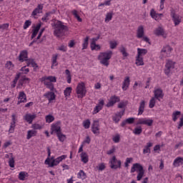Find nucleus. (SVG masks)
Masks as SVG:
<instances>
[{
	"instance_id": "nucleus-22",
	"label": "nucleus",
	"mask_w": 183,
	"mask_h": 183,
	"mask_svg": "<svg viewBox=\"0 0 183 183\" xmlns=\"http://www.w3.org/2000/svg\"><path fill=\"white\" fill-rule=\"evenodd\" d=\"M35 118H36V114H26L24 116V121L28 122V124H32Z\"/></svg>"
},
{
	"instance_id": "nucleus-18",
	"label": "nucleus",
	"mask_w": 183,
	"mask_h": 183,
	"mask_svg": "<svg viewBox=\"0 0 183 183\" xmlns=\"http://www.w3.org/2000/svg\"><path fill=\"white\" fill-rule=\"evenodd\" d=\"M98 39H99V37H97V38H93L92 39V42H91V49L92 51H99L101 50V46H99V44H97V41H98Z\"/></svg>"
},
{
	"instance_id": "nucleus-31",
	"label": "nucleus",
	"mask_w": 183,
	"mask_h": 183,
	"mask_svg": "<svg viewBox=\"0 0 183 183\" xmlns=\"http://www.w3.org/2000/svg\"><path fill=\"white\" fill-rule=\"evenodd\" d=\"M58 54H53L51 57V69H55V66H58Z\"/></svg>"
},
{
	"instance_id": "nucleus-32",
	"label": "nucleus",
	"mask_w": 183,
	"mask_h": 183,
	"mask_svg": "<svg viewBox=\"0 0 183 183\" xmlns=\"http://www.w3.org/2000/svg\"><path fill=\"white\" fill-rule=\"evenodd\" d=\"M144 111H145V100H142L139 103V107L137 115H142L144 114Z\"/></svg>"
},
{
	"instance_id": "nucleus-57",
	"label": "nucleus",
	"mask_w": 183,
	"mask_h": 183,
	"mask_svg": "<svg viewBox=\"0 0 183 183\" xmlns=\"http://www.w3.org/2000/svg\"><path fill=\"white\" fill-rule=\"evenodd\" d=\"M57 51H61V52H66L68 51V47L66 45L61 44V46L57 47Z\"/></svg>"
},
{
	"instance_id": "nucleus-43",
	"label": "nucleus",
	"mask_w": 183,
	"mask_h": 183,
	"mask_svg": "<svg viewBox=\"0 0 183 183\" xmlns=\"http://www.w3.org/2000/svg\"><path fill=\"white\" fill-rule=\"evenodd\" d=\"M56 137H57L59 141H60V142H64V141H65L66 139V136L65 134H62L61 132H60L59 133H57Z\"/></svg>"
},
{
	"instance_id": "nucleus-49",
	"label": "nucleus",
	"mask_w": 183,
	"mask_h": 183,
	"mask_svg": "<svg viewBox=\"0 0 183 183\" xmlns=\"http://www.w3.org/2000/svg\"><path fill=\"white\" fill-rule=\"evenodd\" d=\"M19 78H21V73H18L14 81H13V84H11V88H15V86H16V83L18 82V79H19Z\"/></svg>"
},
{
	"instance_id": "nucleus-11",
	"label": "nucleus",
	"mask_w": 183,
	"mask_h": 183,
	"mask_svg": "<svg viewBox=\"0 0 183 183\" xmlns=\"http://www.w3.org/2000/svg\"><path fill=\"white\" fill-rule=\"evenodd\" d=\"M18 119H16V114H13L11 115V122L10 123V127L9 129V134H14L15 132V127H16V122Z\"/></svg>"
},
{
	"instance_id": "nucleus-3",
	"label": "nucleus",
	"mask_w": 183,
	"mask_h": 183,
	"mask_svg": "<svg viewBox=\"0 0 183 183\" xmlns=\"http://www.w3.org/2000/svg\"><path fill=\"white\" fill-rule=\"evenodd\" d=\"M130 172L131 174H134V172H137V180L141 181V179H142V178L144 177L145 170H144V167L142 166V164L139 163H134L131 168Z\"/></svg>"
},
{
	"instance_id": "nucleus-12",
	"label": "nucleus",
	"mask_w": 183,
	"mask_h": 183,
	"mask_svg": "<svg viewBox=\"0 0 183 183\" xmlns=\"http://www.w3.org/2000/svg\"><path fill=\"white\" fill-rule=\"evenodd\" d=\"M170 16L174 24V26H177V25H179V24H181L182 18L179 15L175 14V11H172Z\"/></svg>"
},
{
	"instance_id": "nucleus-48",
	"label": "nucleus",
	"mask_w": 183,
	"mask_h": 183,
	"mask_svg": "<svg viewBox=\"0 0 183 183\" xmlns=\"http://www.w3.org/2000/svg\"><path fill=\"white\" fill-rule=\"evenodd\" d=\"M55 161V158L52 157H47L44 161L45 165H49V167L51 168V164Z\"/></svg>"
},
{
	"instance_id": "nucleus-59",
	"label": "nucleus",
	"mask_w": 183,
	"mask_h": 183,
	"mask_svg": "<svg viewBox=\"0 0 183 183\" xmlns=\"http://www.w3.org/2000/svg\"><path fill=\"white\" fill-rule=\"evenodd\" d=\"M109 45H110L111 49H115L117 48V46H118V43H117V41H110Z\"/></svg>"
},
{
	"instance_id": "nucleus-7",
	"label": "nucleus",
	"mask_w": 183,
	"mask_h": 183,
	"mask_svg": "<svg viewBox=\"0 0 183 183\" xmlns=\"http://www.w3.org/2000/svg\"><path fill=\"white\" fill-rule=\"evenodd\" d=\"M172 51L174 49L171 47L169 45H165L162 47L160 51V58L161 59H164L165 58H169L172 54Z\"/></svg>"
},
{
	"instance_id": "nucleus-58",
	"label": "nucleus",
	"mask_w": 183,
	"mask_h": 183,
	"mask_svg": "<svg viewBox=\"0 0 183 183\" xmlns=\"http://www.w3.org/2000/svg\"><path fill=\"white\" fill-rule=\"evenodd\" d=\"M9 165L10 168H15V159L14 157L9 159Z\"/></svg>"
},
{
	"instance_id": "nucleus-21",
	"label": "nucleus",
	"mask_w": 183,
	"mask_h": 183,
	"mask_svg": "<svg viewBox=\"0 0 183 183\" xmlns=\"http://www.w3.org/2000/svg\"><path fill=\"white\" fill-rule=\"evenodd\" d=\"M51 132H56V134H59L61 132V122H57L55 124H51Z\"/></svg>"
},
{
	"instance_id": "nucleus-20",
	"label": "nucleus",
	"mask_w": 183,
	"mask_h": 183,
	"mask_svg": "<svg viewBox=\"0 0 183 183\" xmlns=\"http://www.w3.org/2000/svg\"><path fill=\"white\" fill-rule=\"evenodd\" d=\"M18 102H17V105H19V104H25V102H26V94H25V92H20L19 93V96H18Z\"/></svg>"
},
{
	"instance_id": "nucleus-17",
	"label": "nucleus",
	"mask_w": 183,
	"mask_h": 183,
	"mask_svg": "<svg viewBox=\"0 0 183 183\" xmlns=\"http://www.w3.org/2000/svg\"><path fill=\"white\" fill-rule=\"evenodd\" d=\"M44 97L48 99L49 104L53 101H55L56 99V95L54 92H47L46 94H44Z\"/></svg>"
},
{
	"instance_id": "nucleus-39",
	"label": "nucleus",
	"mask_w": 183,
	"mask_h": 183,
	"mask_svg": "<svg viewBox=\"0 0 183 183\" xmlns=\"http://www.w3.org/2000/svg\"><path fill=\"white\" fill-rule=\"evenodd\" d=\"M77 178L79 179H86V173H85V172H84V170H80L78 173H77Z\"/></svg>"
},
{
	"instance_id": "nucleus-53",
	"label": "nucleus",
	"mask_w": 183,
	"mask_h": 183,
	"mask_svg": "<svg viewBox=\"0 0 183 183\" xmlns=\"http://www.w3.org/2000/svg\"><path fill=\"white\" fill-rule=\"evenodd\" d=\"M44 84L46 85V88L50 89L51 92H53V91L55 89V87H54V84L48 81H45Z\"/></svg>"
},
{
	"instance_id": "nucleus-34",
	"label": "nucleus",
	"mask_w": 183,
	"mask_h": 183,
	"mask_svg": "<svg viewBox=\"0 0 183 183\" xmlns=\"http://www.w3.org/2000/svg\"><path fill=\"white\" fill-rule=\"evenodd\" d=\"M154 144L151 142L147 143V145L144 146L143 149V154H149L151 152V147Z\"/></svg>"
},
{
	"instance_id": "nucleus-29",
	"label": "nucleus",
	"mask_w": 183,
	"mask_h": 183,
	"mask_svg": "<svg viewBox=\"0 0 183 183\" xmlns=\"http://www.w3.org/2000/svg\"><path fill=\"white\" fill-rule=\"evenodd\" d=\"M41 81L44 83L51 82V84H52V82H56V77L54 76H43L41 78Z\"/></svg>"
},
{
	"instance_id": "nucleus-30",
	"label": "nucleus",
	"mask_w": 183,
	"mask_h": 183,
	"mask_svg": "<svg viewBox=\"0 0 183 183\" xmlns=\"http://www.w3.org/2000/svg\"><path fill=\"white\" fill-rule=\"evenodd\" d=\"M154 34L156 35V36H164L165 34V31L162 29V27L159 26L154 29Z\"/></svg>"
},
{
	"instance_id": "nucleus-9",
	"label": "nucleus",
	"mask_w": 183,
	"mask_h": 183,
	"mask_svg": "<svg viewBox=\"0 0 183 183\" xmlns=\"http://www.w3.org/2000/svg\"><path fill=\"white\" fill-rule=\"evenodd\" d=\"M136 125H147V127H152L154 120L149 118H137Z\"/></svg>"
},
{
	"instance_id": "nucleus-54",
	"label": "nucleus",
	"mask_w": 183,
	"mask_h": 183,
	"mask_svg": "<svg viewBox=\"0 0 183 183\" xmlns=\"http://www.w3.org/2000/svg\"><path fill=\"white\" fill-rule=\"evenodd\" d=\"M155 104H157V99L155 97H152L149 103V108H154L155 107Z\"/></svg>"
},
{
	"instance_id": "nucleus-23",
	"label": "nucleus",
	"mask_w": 183,
	"mask_h": 183,
	"mask_svg": "<svg viewBox=\"0 0 183 183\" xmlns=\"http://www.w3.org/2000/svg\"><path fill=\"white\" fill-rule=\"evenodd\" d=\"M42 9H44V4H38L37 7L32 11L31 16L35 18L38 14H42Z\"/></svg>"
},
{
	"instance_id": "nucleus-6",
	"label": "nucleus",
	"mask_w": 183,
	"mask_h": 183,
	"mask_svg": "<svg viewBox=\"0 0 183 183\" xmlns=\"http://www.w3.org/2000/svg\"><path fill=\"white\" fill-rule=\"evenodd\" d=\"M76 94L77 98L82 99L86 95V87L85 86V82L81 81L78 83L76 88Z\"/></svg>"
},
{
	"instance_id": "nucleus-33",
	"label": "nucleus",
	"mask_w": 183,
	"mask_h": 183,
	"mask_svg": "<svg viewBox=\"0 0 183 183\" xmlns=\"http://www.w3.org/2000/svg\"><path fill=\"white\" fill-rule=\"evenodd\" d=\"M41 23L36 24V26L33 29V32L31 34V39H34L38 35V32H39V29H41Z\"/></svg>"
},
{
	"instance_id": "nucleus-27",
	"label": "nucleus",
	"mask_w": 183,
	"mask_h": 183,
	"mask_svg": "<svg viewBox=\"0 0 183 183\" xmlns=\"http://www.w3.org/2000/svg\"><path fill=\"white\" fill-rule=\"evenodd\" d=\"M80 158L83 164H88V162H89V156L88 155V153L85 152H82L80 154Z\"/></svg>"
},
{
	"instance_id": "nucleus-19",
	"label": "nucleus",
	"mask_w": 183,
	"mask_h": 183,
	"mask_svg": "<svg viewBox=\"0 0 183 183\" xmlns=\"http://www.w3.org/2000/svg\"><path fill=\"white\" fill-rule=\"evenodd\" d=\"M150 16L153 19H155V21H161V19L164 16V14H158L157 11H155V9H152L150 11Z\"/></svg>"
},
{
	"instance_id": "nucleus-45",
	"label": "nucleus",
	"mask_w": 183,
	"mask_h": 183,
	"mask_svg": "<svg viewBox=\"0 0 183 183\" xmlns=\"http://www.w3.org/2000/svg\"><path fill=\"white\" fill-rule=\"evenodd\" d=\"M45 119L47 124H51V122L55 121V117L52 114H48L45 117Z\"/></svg>"
},
{
	"instance_id": "nucleus-24",
	"label": "nucleus",
	"mask_w": 183,
	"mask_h": 183,
	"mask_svg": "<svg viewBox=\"0 0 183 183\" xmlns=\"http://www.w3.org/2000/svg\"><path fill=\"white\" fill-rule=\"evenodd\" d=\"M124 114H125V110H122V112H119L113 116V121L118 124L119 121H121V118L124 117Z\"/></svg>"
},
{
	"instance_id": "nucleus-13",
	"label": "nucleus",
	"mask_w": 183,
	"mask_h": 183,
	"mask_svg": "<svg viewBox=\"0 0 183 183\" xmlns=\"http://www.w3.org/2000/svg\"><path fill=\"white\" fill-rule=\"evenodd\" d=\"M120 101H121V99L119 98V97L117 95H113L110 97L108 103L106 104V107L107 108H111V107H114V105L117 102H119Z\"/></svg>"
},
{
	"instance_id": "nucleus-36",
	"label": "nucleus",
	"mask_w": 183,
	"mask_h": 183,
	"mask_svg": "<svg viewBox=\"0 0 183 183\" xmlns=\"http://www.w3.org/2000/svg\"><path fill=\"white\" fill-rule=\"evenodd\" d=\"M38 132L36 130L30 129L27 131L26 139H31L34 137H36Z\"/></svg>"
},
{
	"instance_id": "nucleus-28",
	"label": "nucleus",
	"mask_w": 183,
	"mask_h": 183,
	"mask_svg": "<svg viewBox=\"0 0 183 183\" xmlns=\"http://www.w3.org/2000/svg\"><path fill=\"white\" fill-rule=\"evenodd\" d=\"M183 165V157H178L173 162V167L178 168Z\"/></svg>"
},
{
	"instance_id": "nucleus-50",
	"label": "nucleus",
	"mask_w": 183,
	"mask_h": 183,
	"mask_svg": "<svg viewBox=\"0 0 183 183\" xmlns=\"http://www.w3.org/2000/svg\"><path fill=\"white\" fill-rule=\"evenodd\" d=\"M119 51L121 52V54H122L124 58H127V56H128L129 55L128 53L127 52V49L124 46H122L120 47Z\"/></svg>"
},
{
	"instance_id": "nucleus-2",
	"label": "nucleus",
	"mask_w": 183,
	"mask_h": 183,
	"mask_svg": "<svg viewBox=\"0 0 183 183\" xmlns=\"http://www.w3.org/2000/svg\"><path fill=\"white\" fill-rule=\"evenodd\" d=\"M113 52L111 50L107 51L100 52L98 56V59L99 60L100 64L104 66H109V59L112 58Z\"/></svg>"
},
{
	"instance_id": "nucleus-41",
	"label": "nucleus",
	"mask_w": 183,
	"mask_h": 183,
	"mask_svg": "<svg viewBox=\"0 0 183 183\" xmlns=\"http://www.w3.org/2000/svg\"><path fill=\"white\" fill-rule=\"evenodd\" d=\"M29 176L26 172H20L19 174V179L20 181H25V179Z\"/></svg>"
},
{
	"instance_id": "nucleus-42",
	"label": "nucleus",
	"mask_w": 183,
	"mask_h": 183,
	"mask_svg": "<svg viewBox=\"0 0 183 183\" xmlns=\"http://www.w3.org/2000/svg\"><path fill=\"white\" fill-rule=\"evenodd\" d=\"M136 65H137V66H141L144 65V57L137 56H136Z\"/></svg>"
},
{
	"instance_id": "nucleus-5",
	"label": "nucleus",
	"mask_w": 183,
	"mask_h": 183,
	"mask_svg": "<svg viewBox=\"0 0 183 183\" xmlns=\"http://www.w3.org/2000/svg\"><path fill=\"white\" fill-rule=\"evenodd\" d=\"M175 64L177 63L171 59L167 60L164 70V72L167 76H171V75H172L174 73V69H175Z\"/></svg>"
},
{
	"instance_id": "nucleus-14",
	"label": "nucleus",
	"mask_w": 183,
	"mask_h": 183,
	"mask_svg": "<svg viewBox=\"0 0 183 183\" xmlns=\"http://www.w3.org/2000/svg\"><path fill=\"white\" fill-rule=\"evenodd\" d=\"M154 98L157 99V101H161L164 99V91L161 88L155 89L153 92Z\"/></svg>"
},
{
	"instance_id": "nucleus-62",
	"label": "nucleus",
	"mask_w": 183,
	"mask_h": 183,
	"mask_svg": "<svg viewBox=\"0 0 183 183\" xmlns=\"http://www.w3.org/2000/svg\"><path fill=\"white\" fill-rule=\"evenodd\" d=\"M107 168V166H105V163H100L98 165V169L99 171H104Z\"/></svg>"
},
{
	"instance_id": "nucleus-15",
	"label": "nucleus",
	"mask_w": 183,
	"mask_h": 183,
	"mask_svg": "<svg viewBox=\"0 0 183 183\" xmlns=\"http://www.w3.org/2000/svg\"><path fill=\"white\" fill-rule=\"evenodd\" d=\"M68 158V156L63 154L57 158L55 159L53 162H51V164H50V168H54V167H56V165H59L60 162H62L64 159H66Z\"/></svg>"
},
{
	"instance_id": "nucleus-44",
	"label": "nucleus",
	"mask_w": 183,
	"mask_h": 183,
	"mask_svg": "<svg viewBox=\"0 0 183 183\" xmlns=\"http://www.w3.org/2000/svg\"><path fill=\"white\" fill-rule=\"evenodd\" d=\"M82 125L84 128V129H89V127H91V120L89 119L83 121Z\"/></svg>"
},
{
	"instance_id": "nucleus-51",
	"label": "nucleus",
	"mask_w": 183,
	"mask_h": 183,
	"mask_svg": "<svg viewBox=\"0 0 183 183\" xmlns=\"http://www.w3.org/2000/svg\"><path fill=\"white\" fill-rule=\"evenodd\" d=\"M65 74L66 75L67 83L71 84V79H72V77L71 76V71H69V69H66L65 70Z\"/></svg>"
},
{
	"instance_id": "nucleus-60",
	"label": "nucleus",
	"mask_w": 183,
	"mask_h": 183,
	"mask_svg": "<svg viewBox=\"0 0 183 183\" xmlns=\"http://www.w3.org/2000/svg\"><path fill=\"white\" fill-rule=\"evenodd\" d=\"M31 128L34 130L36 131V129H42V127L39 124H33L31 125Z\"/></svg>"
},
{
	"instance_id": "nucleus-56",
	"label": "nucleus",
	"mask_w": 183,
	"mask_h": 183,
	"mask_svg": "<svg viewBox=\"0 0 183 183\" xmlns=\"http://www.w3.org/2000/svg\"><path fill=\"white\" fill-rule=\"evenodd\" d=\"M72 15H74V18H76L78 21V22H81L82 21V19L78 15V11L76 10H73L71 11Z\"/></svg>"
},
{
	"instance_id": "nucleus-63",
	"label": "nucleus",
	"mask_w": 183,
	"mask_h": 183,
	"mask_svg": "<svg viewBox=\"0 0 183 183\" xmlns=\"http://www.w3.org/2000/svg\"><path fill=\"white\" fill-rule=\"evenodd\" d=\"M20 71H21L23 74H28V72H29V68L26 67V66H24L21 68Z\"/></svg>"
},
{
	"instance_id": "nucleus-26",
	"label": "nucleus",
	"mask_w": 183,
	"mask_h": 183,
	"mask_svg": "<svg viewBox=\"0 0 183 183\" xmlns=\"http://www.w3.org/2000/svg\"><path fill=\"white\" fill-rule=\"evenodd\" d=\"M144 35H145L144 26H139L137 30V38L141 39V38H144Z\"/></svg>"
},
{
	"instance_id": "nucleus-52",
	"label": "nucleus",
	"mask_w": 183,
	"mask_h": 183,
	"mask_svg": "<svg viewBox=\"0 0 183 183\" xmlns=\"http://www.w3.org/2000/svg\"><path fill=\"white\" fill-rule=\"evenodd\" d=\"M133 134H134V135H141V134H142V127H138L134 128Z\"/></svg>"
},
{
	"instance_id": "nucleus-8",
	"label": "nucleus",
	"mask_w": 183,
	"mask_h": 183,
	"mask_svg": "<svg viewBox=\"0 0 183 183\" xmlns=\"http://www.w3.org/2000/svg\"><path fill=\"white\" fill-rule=\"evenodd\" d=\"M109 164L112 169H121L122 162L121 160L117 159V157L113 156L109 160Z\"/></svg>"
},
{
	"instance_id": "nucleus-10",
	"label": "nucleus",
	"mask_w": 183,
	"mask_h": 183,
	"mask_svg": "<svg viewBox=\"0 0 183 183\" xmlns=\"http://www.w3.org/2000/svg\"><path fill=\"white\" fill-rule=\"evenodd\" d=\"M104 105H105V101L104 100V99H99L98 104L94 108L92 114L96 115V114H98V112L102 111V109H104Z\"/></svg>"
},
{
	"instance_id": "nucleus-38",
	"label": "nucleus",
	"mask_w": 183,
	"mask_h": 183,
	"mask_svg": "<svg viewBox=\"0 0 183 183\" xmlns=\"http://www.w3.org/2000/svg\"><path fill=\"white\" fill-rule=\"evenodd\" d=\"M71 94H72V87H66L64 91V98H69V97H71Z\"/></svg>"
},
{
	"instance_id": "nucleus-55",
	"label": "nucleus",
	"mask_w": 183,
	"mask_h": 183,
	"mask_svg": "<svg viewBox=\"0 0 183 183\" xmlns=\"http://www.w3.org/2000/svg\"><path fill=\"white\" fill-rule=\"evenodd\" d=\"M112 16H114V14L112 12L107 13L106 14L105 22L108 23L109 21H112Z\"/></svg>"
},
{
	"instance_id": "nucleus-61",
	"label": "nucleus",
	"mask_w": 183,
	"mask_h": 183,
	"mask_svg": "<svg viewBox=\"0 0 183 183\" xmlns=\"http://www.w3.org/2000/svg\"><path fill=\"white\" fill-rule=\"evenodd\" d=\"M31 24H32V22L30 20H26L24 22V24L23 26L24 29H28V28H29V26H31Z\"/></svg>"
},
{
	"instance_id": "nucleus-40",
	"label": "nucleus",
	"mask_w": 183,
	"mask_h": 183,
	"mask_svg": "<svg viewBox=\"0 0 183 183\" xmlns=\"http://www.w3.org/2000/svg\"><path fill=\"white\" fill-rule=\"evenodd\" d=\"M180 115H181V112L179 111L174 112L172 114V121H174V122H177V120L178 119V118H179Z\"/></svg>"
},
{
	"instance_id": "nucleus-16",
	"label": "nucleus",
	"mask_w": 183,
	"mask_h": 183,
	"mask_svg": "<svg viewBox=\"0 0 183 183\" xmlns=\"http://www.w3.org/2000/svg\"><path fill=\"white\" fill-rule=\"evenodd\" d=\"M99 121L94 120L92 124V132L94 134V135H99Z\"/></svg>"
},
{
	"instance_id": "nucleus-37",
	"label": "nucleus",
	"mask_w": 183,
	"mask_h": 183,
	"mask_svg": "<svg viewBox=\"0 0 183 183\" xmlns=\"http://www.w3.org/2000/svg\"><path fill=\"white\" fill-rule=\"evenodd\" d=\"M147 54H148V50L147 49L137 48V56L142 58V56H144Z\"/></svg>"
},
{
	"instance_id": "nucleus-4",
	"label": "nucleus",
	"mask_w": 183,
	"mask_h": 183,
	"mask_svg": "<svg viewBox=\"0 0 183 183\" xmlns=\"http://www.w3.org/2000/svg\"><path fill=\"white\" fill-rule=\"evenodd\" d=\"M55 36H62L68 31V26H65L61 21H58L54 25Z\"/></svg>"
},
{
	"instance_id": "nucleus-1",
	"label": "nucleus",
	"mask_w": 183,
	"mask_h": 183,
	"mask_svg": "<svg viewBox=\"0 0 183 183\" xmlns=\"http://www.w3.org/2000/svg\"><path fill=\"white\" fill-rule=\"evenodd\" d=\"M19 62H26V66H32L34 68V71H36L38 69V64L35 62L34 59H28V51L22 50L20 51L19 55Z\"/></svg>"
},
{
	"instance_id": "nucleus-47",
	"label": "nucleus",
	"mask_w": 183,
	"mask_h": 183,
	"mask_svg": "<svg viewBox=\"0 0 183 183\" xmlns=\"http://www.w3.org/2000/svg\"><path fill=\"white\" fill-rule=\"evenodd\" d=\"M14 66H15V65H14V64L11 61H6V63L5 64V68H6V69H9V71H12L14 69Z\"/></svg>"
},
{
	"instance_id": "nucleus-35",
	"label": "nucleus",
	"mask_w": 183,
	"mask_h": 183,
	"mask_svg": "<svg viewBox=\"0 0 183 183\" xmlns=\"http://www.w3.org/2000/svg\"><path fill=\"white\" fill-rule=\"evenodd\" d=\"M134 122H135V118L129 117L122 122L121 127L124 128V127H125L127 124H134Z\"/></svg>"
},
{
	"instance_id": "nucleus-46",
	"label": "nucleus",
	"mask_w": 183,
	"mask_h": 183,
	"mask_svg": "<svg viewBox=\"0 0 183 183\" xmlns=\"http://www.w3.org/2000/svg\"><path fill=\"white\" fill-rule=\"evenodd\" d=\"M89 41V36H86L82 43V50L86 49L88 48Z\"/></svg>"
},
{
	"instance_id": "nucleus-64",
	"label": "nucleus",
	"mask_w": 183,
	"mask_h": 183,
	"mask_svg": "<svg viewBox=\"0 0 183 183\" xmlns=\"http://www.w3.org/2000/svg\"><path fill=\"white\" fill-rule=\"evenodd\" d=\"M119 139H121V137H119V134H117L113 137V141L115 142V144H118L119 142Z\"/></svg>"
},
{
	"instance_id": "nucleus-25",
	"label": "nucleus",
	"mask_w": 183,
	"mask_h": 183,
	"mask_svg": "<svg viewBox=\"0 0 183 183\" xmlns=\"http://www.w3.org/2000/svg\"><path fill=\"white\" fill-rule=\"evenodd\" d=\"M131 84V80L129 79V76H126L122 83V89L123 91H127L129 88V85Z\"/></svg>"
}]
</instances>
